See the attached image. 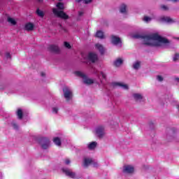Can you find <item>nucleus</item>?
Returning a JSON list of instances; mask_svg holds the SVG:
<instances>
[{
	"mask_svg": "<svg viewBox=\"0 0 179 179\" xmlns=\"http://www.w3.org/2000/svg\"><path fill=\"white\" fill-rule=\"evenodd\" d=\"M179 58V54H176L175 56L173 57V61L176 62V61H178Z\"/></svg>",
	"mask_w": 179,
	"mask_h": 179,
	"instance_id": "obj_38",
	"label": "nucleus"
},
{
	"mask_svg": "<svg viewBox=\"0 0 179 179\" xmlns=\"http://www.w3.org/2000/svg\"><path fill=\"white\" fill-rule=\"evenodd\" d=\"M12 126L14 128V129H16L17 131V129H19V126L17 125V124L13 122Z\"/></svg>",
	"mask_w": 179,
	"mask_h": 179,
	"instance_id": "obj_34",
	"label": "nucleus"
},
{
	"mask_svg": "<svg viewBox=\"0 0 179 179\" xmlns=\"http://www.w3.org/2000/svg\"><path fill=\"white\" fill-rule=\"evenodd\" d=\"M36 14L38 15V16H39L40 17H44V12L41 10H40L39 8H38L36 10Z\"/></svg>",
	"mask_w": 179,
	"mask_h": 179,
	"instance_id": "obj_26",
	"label": "nucleus"
},
{
	"mask_svg": "<svg viewBox=\"0 0 179 179\" xmlns=\"http://www.w3.org/2000/svg\"><path fill=\"white\" fill-rule=\"evenodd\" d=\"M134 169L133 166L127 165L123 167V173H125L127 174H131V173H134Z\"/></svg>",
	"mask_w": 179,
	"mask_h": 179,
	"instance_id": "obj_11",
	"label": "nucleus"
},
{
	"mask_svg": "<svg viewBox=\"0 0 179 179\" xmlns=\"http://www.w3.org/2000/svg\"><path fill=\"white\" fill-rule=\"evenodd\" d=\"M64 47H66V48L71 49V44L68 42H64Z\"/></svg>",
	"mask_w": 179,
	"mask_h": 179,
	"instance_id": "obj_36",
	"label": "nucleus"
},
{
	"mask_svg": "<svg viewBox=\"0 0 179 179\" xmlns=\"http://www.w3.org/2000/svg\"><path fill=\"white\" fill-rule=\"evenodd\" d=\"M63 93L64 98L67 101H69L72 99V91L69 90L67 87L63 88Z\"/></svg>",
	"mask_w": 179,
	"mask_h": 179,
	"instance_id": "obj_9",
	"label": "nucleus"
},
{
	"mask_svg": "<svg viewBox=\"0 0 179 179\" xmlns=\"http://www.w3.org/2000/svg\"><path fill=\"white\" fill-rule=\"evenodd\" d=\"M92 163H93V161L91 159H85L84 161V166L87 167V166H89V164H92Z\"/></svg>",
	"mask_w": 179,
	"mask_h": 179,
	"instance_id": "obj_25",
	"label": "nucleus"
},
{
	"mask_svg": "<svg viewBox=\"0 0 179 179\" xmlns=\"http://www.w3.org/2000/svg\"><path fill=\"white\" fill-rule=\"evenodd\" d=\"M149 126L151 129H153L155 128V124L152 122L149 123Z\"/></svg>",
	"mask_w": 179,
	"mask_h": 179,
	"instance_id": "obj_39",
	"label": "nucleus"
},
{
	"mask_svg": "<svg viewBox=\"0 0 179 179\" xmlns=\"http://www.w3.org/2000/svg\"><path fill=\"white\" fill-rule=\"evenodd\" d=\"M120 13H127V5L122 4L120 6Z\"/></svg>",
	"mask_w": 179,
	"mask_h": 179,
	"instance_id": "obj_22",
	"label": "nucleus"
},
{
	"mask_svg": "<svg viewBox=\"0 0 179 179\" xmlns=\"http://www.w3.org/2000/svg\"><path fill=\"white\" fill-rule=\"evenodd\" d=\"M38 143L42 149L47 150L50 148V139L46 137H42L38 139Z\"/></svg>",
	"mask_w": 179,
	"mask_h": 179,
	"instance_id": "obj_4",
	"label": "nucleus"
},
{
	"mask_svg": "<svg viewBox=\"0 0 179 179\" xmlns=\"http://www.w3.org/2000/svg\"><path fill=\"white\" fill-rule=\"evenodd\" d=\"M17 115L19 120H22L23 118V110L19 108L17 111Z\"/></svg>",
	"mask_w": 179,
	"mask_h": 179,
	"instance_id": "obj_23",
	"label": "nucleus"
},
{
	"mask_svg": "<svg viewBox=\"0 0 179 179\" xmlns=\"http://www.w3.org/2000/svg\"><path fill=\"white\" fill-rule=\"evenodd\" d=\"M78 15L79 16H83V12L82 11L78 12Z\"/></svg>",
	"mask_w": 179,
	"mask_h": 179,
	"instance_id": "obj_42",
	"label": "nucleus"
},
{
	"mask_svg": "<svg viewBox=\"0 0 179 179\" xmlns=\"http://www.w3.org/2000/svg\"><path fill=\"white\" fill-rule=\"evenodd\" d=\"M8 93H13V92H8Z\"/></svg>",
	"mask_w": 179,
	"mask_h": 179,
	"instance_id": "obj_46",
	"label": "nucleus"
},
{
	"mask_svg": "<svg viewBox=\"0 0 179 179\" xmlns=\"http://www.w3.org/2000/svg\"><path fill=\"white\" fill-rule=\"evenodd\" d=\"M96 37L103 40L104 38V33L102 31H98L96 34Z\"/></svg>",
	"mask_w": 179,
	"mask_h": 179,
	"instance_id": "obj_20",
	"label": "nucleus"
},
{
	"mask_svg": "<svg viewBox=\"0 0 179 179\" xmlns=\"http://www.w3.org/2000/svg\"><path fill=\"white\" fill-rule=\"evenodd\" d=\"M52 12L55 16H57V17H60L61 19H64V20L69 19V16L66 15V13H65L64 11H59L57 8H53Z\"/></svg>",
	"mask_w": 179,
	"mask_h": 179,
	"instance_id": "obj_6",
	"label": "nucleus"
},
{
	"mask_svg": "<svg viewBox=\"0 0 179 179\" xmlns=\"http://www.w3.org/2000/svg\"><path fill=\"white\" fill-rule=\"evenodd\" d=\"M169 133L172 134V135H176L177 134V129L176 128H172L169 130Z\"/></svg>",
	"mask_w": 179,
	"mask_h": 179,
	"instance_id": "obj_29",
	"label": "nucleus"
},
{
	"mask_svg": "<svg viewBox=\"0 0 179 179\" xmlns=\"http://www.w3.org/2000/svg\"><path fill=\"white\" fill-rule=\"evenodd\" d=\"M8 23H11L13 24V26H15L17 23L16 20H15V19H13L12 17H8Z\"/></svg>",
	"mask_w": 179,
	"mask_h": 179,
	"instance_id": "obj_28",
	"label": "nucleus"
},
{
	"mask_svg": "<svg viewBox=\"0 0 179 179\" xmlns=\"http://www.w3.org/2000/svg\"><path fill=\"white\" fill-rule=\"evenodd\" d=\"M9 86H7L6 85L1 83L0 81V90H9Z\"/></svg>",
	"mask_w": 179,
	"mask_h": 179,
	"instance_id": "obj_21",
	"label": "nucleus"
},
{
	"mask_svg": "<svg viewBox=\"0 0 179 179\" xmlns=\"http://www.w3.org/2000/svg\"><path fill=\"white\" fill-rule=\"evenodd\" d=\"M85 3H90L92 2V0H84Z\"/></svg>",
	"mask_w": 179,
	"mask_h": 179,
	"instance_id": "obj_40",
	"label": "nucleus"
},
{
	"mask_svg": "<svg viewBox=\"0 0 179 179\" xmlns=\"http://www.w3.org/2000/svg\"><path fill=\"white\" fill-rule=\"evenodd\" d=\"M132 68L135 71H138L141 68V62L137 61V62H135L134 63H133Z\"/></svg>",
	"mask_w": 179,
	"mask_h": 179,
	"instance_id": "obj_19",
	"label": "nucleus"
},
{
	"mask_svg": "<svg viewBox=\"0 0 179 179\" xmlns=\"http://www.w3.org/2000/svg\"><path fill=\"white\" fill-rule=\"evenodd\" d=\"M6 58L7 59H10V58H12V56H10V53H9V52H6Z\"/></svg>",
	"mask_w": 179,
	"mask_h": 179,
	"instance_id": "obj_37",
	"label": "nucleus"
},
{
	"mask_svg": "<svg viewBox=\"0 0 179 179\" xmlns=\"http://www.w3.org/2000/svg\"><path fill=\"white\" fill-rule=\"evenodd\" d=\"M64 163L66 166H69V164H71V159H69V158H66L64 159Z\"/></svg>",
	"mask_w": 179,
	"mask_h": 179,
	"instance_id": "obj_30",
	"label": "nucleus"
},
{
	"mask_svg": "<svg viewBox=\"0 0 179 179\" xmlns=\"http://www.w3.org/2000/svg\"><path fill=\"white\" fill-rule=\"evenodd\" d=\"M77 2H82V0H77Z\"/></svg>",
	"mask_w": 179,
	"mask_h": 179,
	"instance_id": "obj_45",
	"label": "nucleus"
},
{
	"mask_svg": "<svg viewBox=\"0 0 179 179\" xmlns=\"http://www.w3.org/2000/svg\"><path fill=\"white\" fill-rule=\"evenodd\" d=\"M92 73L96 76L97 78L99 79L101 85H103V89L106 90V92H110V90H113V87H115L117 86L122 87V89H124V90H128V85L127 84H123L121 83H107L106 84L103 83V80H101L100 77L102 76L103 79L105 80L107 79V76L103 71H99L96 69H93Z\"/></svg>",
	"mask_w": 179,
	"mask_h": 179,
	"instance_id": "obj_2",
	"label": "nucleus"
},
{
	"mask_svg": "<svg viewBox=\"0 0 179 179\" xmlns=\"http://www.w3.org/2000/svg\"><path fill=\"white\" fill-rule=\"evenodd\" d=\"M52 111L54 114H57L58 113V108L57 107H53L52 108Z\"/></svg>",
	"mask_w": 179,
	"mask_h": 179,
	"instance_id": "obj_33",
	"label": "nucleus"
},
{
	"mask_svg": "<svg viewBox=\"0 0 179 179\" xmlns=\"http://www.w3.org/2000/svg\"><path fill=\"white\" fill-rule=\"evenodd\" d=\"M87 58L88 61L90 62H92V64H94V62H96V61H99V56H97V54L94 52H90Z\"/></svg>",
	"mask_w": 179,
	"mask_h": 179,
	"instance_id": "obj_10",
	"label": "nucleus"
},
{
	"mask_svg": "<svg viewBox=\"0 0 179 179\" xmlns=\"http://www.w3.org/2000/svg\"><path fill=\"white\" fill-rule=\"evenodd\" d=\"M95 47L99 51L101 55H103L104 54L106 50L104 49V47H103L101 44L97 43L95 45Z\"/></svg>",
	"mask_w": 179,
	"mask_h": 179,
	"instance_id": "obj_15",
	"label": "nucleus"
},
{
	"mask_svg": "<svg viewBox=\"0 0 179 179\" xmlns=\"http://www.w3.org/2000/svg\"><path fill=\"white\" fill-rule=\"evenodd\" d=\"M75 75H76V76H79L80 78H82L83 80V83H85V85H93V83H94V80L87 78V76L82 73V71H76Z\"/></svg>",
	"mask_w": 179,
	"mask_h": 179,
	"instance_id": "obj_3",
	"label": "nucleus"
},
{
	"mask_svg": "<svg viewBox=\"0 0 179 179\" xmlns=\"http://www.w3.org/2000/svg\"><path fill=\"white\" fill-rule=\"evenodd\" d=\"M124 64V60L122 58H118L113 62L114 66L118 68L120 65Z\"/></svg>",
	"mask_w": 179,
	"mask_h": 179,
	"instance_id": "obj_17",
	"label": "nucleus"
},
{
	"mask_svg": "<svg viewBox=\"0 0 179 179\" xmlns=\"http://www.w3.org/2000/svg\"><path fill=\"white\" fill-rule=\"evenodd\" d=\"M159 21L161 23H168L169 24L174 23L173 19L170 18L169 17H163L160 18Z\"/></svg>",
	"mask_w": 179,
	"mask_h": 179,
	"instance_id": "obj_12",
	"label": "nucleus"
},
{
	"mask_svg": "<svg viewBox=\"0 0 179 179\" xmlns=\"http://www.w3.org/2000/svg\"><path fill=\"white\" fill-rule=\"evenodd\" d=\"M133 97L136 101H139V103H141V101H143V96L141 94H134Z\"/></svg>",
	"mask_w": 179,
	"mask_h": 179,
	"instance_id": "obj_14",
	"label": "nucleus"
},
{
	"mask_svg": "<svg viewBox=\"0 0 179 179\" xmlns=\"http://www.w3.org/2000/svg\"><path fill=\"white\" fill-rule=\"evenodd\" d=\"M134 38L143 40V44L148 45L149 47H161L162 44H169L170 41L167 38L162 37L157 34H152L150 35H142L135 34L133 36Z\"/></svg>",
	"mask_w": 179,
	"mask_h": 179,
	"instance_id": "obj_1",
	"label": "nucleus"
},
{
	"mask_svg": "<svg viewBox=\"0 0 179 179\" xmlns=\"http://www.w3.org/2000/svg\"><path fill=\"white\" fill-rule=\"evenodd\" d=\"M93 166H94V167H99V164L94 162V163L93 164Z\"/></svg>",
	"mask_w": 179,
	"mask_h": 179,
	"instance_id": "obj_41",
	"label": "nucleus"
},
{
	"mask_svg": "<svg viewBox=\"0 0 179 179\" xmlns=\"http://www.w3.org/2000/svg\"><path fill=\"white\" fill-rule=\"evenodd\" d=\"M50 52H55L56 54L59 53V48L55 45H50L48 48Z\"/></svg>",
	"mask_w": 179,
	"mask_h": 179,
	"instance_id": "obj_13",
	"label": "nucleus"
},
{
	"mask_svg": "<svg viewBox=\"0 0 179 179\" xmlns=\"http://www.w3.org/2000/svg\"><path fill=\"white\" fill-rule=\"evenodd\" d=\"M59 1H62V0H59Z\"/></svg>",
	"mask_w": 179,
	"mask_h": 179,
	"instance_id": "obj_47",
	"label": "nucleus"
},
{
	"mask_svg": "<svg viewBox=\"0 0 179 179\" xmlns=\"http://www.w3.org/2000/svg\"><path fill=\"white\" fill-rule=\"evenodd\" d=\"M96 146H97V143L96 141H93L92 143H90L87 145V148L90 150H93V149H96Z\"/></svg>",
	"mask_w": 179,
	"mask_h": 179,
	"instance_id": "obj_18",
	"label": "nucleus"
},
{
	"mask_svg": "<svg viewBox=\"0 0 179 179\" xmlns=\"http://www.w3.org/2000/svg\"><path fill=\"white\" fill-rule=\"evenodd\" d=\"M96 135L99 139H101L103 136H104V134L106 132L104 131V127L103 126H98L95 129Z\"/></svg>",
	"mask_w": 179,
	"mask_h": 179,
	"instance_id": "obj_8",
	"label": "nucleus"
},
{
	"mask_svg": "<svg viewBox=\"0 0 179 179\" xmlns=\"http://www.w3.org/2000/svg\"><path fill=\"white\" fill-rule=\"evenodd\" d=\"M160 8L162 10H169V7H167V6H165V5H161Z\"/></svg>",
	"mask_w": 179,
	"mask_h": 179,
	"instance_id": "obj_32",
	"label": "nucleus"
},
{
	"mask_svg": "<svg viewBox=\"0 0 179 179\" xmlns=\"http://www.w3.org/2000/svg\"><path fill=\"white\" fill-rule=\"evenodd\" d=\"M25 30L27 31H32V30H34V24L31 22H29L25 24Z\"/></svg>",
	"mask_w": 179,
	"mask_h": 179,
	"instance_id": "obj_16",
	"label": "nucleus"
},
{
	"mask_svg": "<svg viewBox=\"0 0 179 179\" xmlns=\"http://www.w3.org/2000/svg\"><path fill=\"white\" fill-rule=\"evenodd\" d=\"M110 43L113 45L119 46L120 48L122 47V41H121V38L115 35L110 36Z\"/></svg>",
	"mask_w": 179,
	"mask_h": 179,
	"instance_id": "obj_5",
	"label": "nucleus"
},
{
	"mask_svg": "<svg viewBox=\"0 0 179 179\" xmlns=\"http://www.w3.org/2000/svg\"><path fill=\"white\" fill-rule=\"evenodd\" d=\"M41 76H45V73H41Z\"/></svg>",
	"mask_w": 179,
	"mask_h": 179,
	"instance_id": "obj_44",
	"label": "nucleus"
},
{
	"mask_svg": "<svg viewBox=\"0 0 179 179\" xmlns=\"http://www.w3.org/2000/svg\"><path fill=\"white\" fill-rule=\"evenodd\" d=\"M168 1H171L172 2H178V0H168Z\"/></svg>",
	"mask_w": 179,
	"mask_h": 179,
	"instance_id": "obj_43",
	"label": "nucleus"
},
{
	"mask_svg": "<svg viewBox=\"0 0 179 179\" xmlns=\"http://www.w3.org/2000/svg\"><path fill=\"white\" fill-rule=\"evenodd\" d=\"M62 171L67 176V177H70V178H78V176L71 169L69 168H62Z\"/></svg>",
	"mask_w": 179,
	"mask_h": 179,
	"instance_id": "obj_7",
	"label": "nucleus"
},
{
	"mask_svg": "<svg viewBox=\"0 0 179 179\" xmlns=\"http://www.w3.org/2000/svg\"><path fill=\"white\" fill-rule=\"evenodd\" d=\"M143 20L144 22H146L148 23V22H150V20H152V18L150 17L144 16Z\"/></svg>",
	"mask_w": 179,
	"mask_h": 179,
	"instance_id": "obj_31",
	"label": "nucleus"
},
{
	"mask_svg": "<svg viewBox=\"0 0 179 179\" xmlns=\"http://www.w3.org/2000/svg\"><path fill=\"white\" fill-rule=\"evenodd\" d=\"M54 143H55V145H57V146H61V139L59 138V137H56L54 138L53 140Z\"/></svg>",
	"mask_w": 179,
	"mask_h": 179,
	"instance_id": "obj_24",
	"label": "nucleus"
},
{
	"mask_svg": "<svg viewBox=\"0 0 179 179\" xmlns=\"http://www.w3.org/2000/svg\"><path fill=\"white\" fill-rule=\"evenodd\" d=\"M57 8L58 9H59L60 10H64V3H57V4L56 5Z\"/></svg>",
	"mask_w": 179,
	"mask_h": 179,
	"instance_id": "obj_27",
	"label": "nucleus"
},
{
	"mask_svg": "<svg viewBox=\"0 0 179 179\" xmlns=\"http://www.w3.org/2000/svg\"><path fill=\"white\" fill-rule=\"evenodd\" d=\"M157 80H158V82H163L164 78L162 76H157Z\"/></svg>",
	"mask_w": 179,
	"mask_h": 179,
	"instance_id": "obj_35",
	"label": "nucleus"
}]
</instances>
